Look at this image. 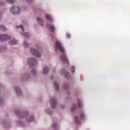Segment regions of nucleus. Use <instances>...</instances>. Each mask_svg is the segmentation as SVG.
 I'll use <instances>...</instances> for the list:
<instances>
[{"label":"nucleus","instance_id":"obj_5","mask_svg":"<svg viewBox=\"0 0 130 130\" xmlns=\"http://www.w3.org/2000/svg\"><path fill=\"white\" fill-rule=\"evenodd\" d=\"M51 104L52 105V108H55L56 107V100L55 98H53L50 100Z\"/></svg>","mask_w":130,"mask_h":130},{"label":"nucleus","instance_id":"obj_32","mask_svg":"<svg viewBox=\"0 0 130 130\" xmlns=\"http://www.w3.org/2000/svg\"><path fill=\"white\" fill-rule=\"evenodd\" d=\"M27 1H29V0H27Z\"/></svg>","mask_w":130,"mask_h":130},{"label":"nucleus","instance_id":"obj_7","mask_svg":"<svg viewBox=\"0 0 130 130\" xmlns=\"http://www.w3.org/2000/svg\"><path fill=\"white\" fill-rule=\"evenodd\" d=\"M37 60L36 59L34 58H29L28 59V63L30 64L31 63V64H34L35 62H36Z\"/></svg>","mask_w":130,"mask_h":130},{"label":"nucleus","instance_id":"obj_24","mask_svg":"<svg viewBox=\"0 0 130 130\" xmlns=\"http://www.w3.org/2000/svg\"><path fill=\"white\" fill-rule=\"evenodd\" d=\"M21 28L22 31H24V28H23V26L22 25H19V27H18V26H16V28Z\"/></svg>","mask_w":130,"mask_h":130},{"label":"nucleus","instance_id":"obj_8","mask_svg":"<svg viewBox=\"0 0 130 130\" xmlns=\"http://www.w3.org/2000/svg\"><path fill=\"white\" fill-rule=\"evenodd\" d=\"M10 44H11V45H16L18 44V41L16 40H12L10 42Z\"/></svg>","mask_w":130,"mask_h":130},{"label":"nucleus","instance_id":"obj_22","mask_svg":"<svg viewBox=\"0 0 130 130\" xmlns=\"http://www.w3.org/2000/svg\"><path fill=\"white\" fill-rule=\"evenodd\" d=\"M53 127H54L55 129L57 130V125L56 123L53 124Z\"/></svg>","mask_w":130,"mask_h":130},{"label":"nucleus","instance_id":"obj_26","mask_svg":"<svg viewBox=\"0 0 130 130\" xmlns=\"http://www.w3.org/2000/svg\"><path fill=\"white\" fill-rule=\"evenodd\" d=\"M33 120H34V117H31L30 118V120H28V121H33Z\"/></svg>","mask_w":130,"mask_h":130},{"label":"nucleus","instance_id":"obj_27","mask_svg":"<svg viewBox=\"0 0 130 130\" xmlns=\"http://www.w3.org/2000/svg\"><path fill=\"white\" fill-rule=\"evenodd\" d=\"M66 37L67 38H70V37H71V35H70L69 34H67L66 35Z\"/></svg>","mask_w":130,"mask_h":130},{"label":"nucleus","instance_id":"obj_11","mask_svg":"<svg viewBox=\"0 0 130 130\" xmlns=\"http://www.w3.org/2000/svg\"><path fill=\"white\" fill-rule=\"evenodd\" d=\"M54 85L56 91H58V90H59V86H58V84H57V82H55L54 83Z\"/></svg>","mask_w":130,"mask_h":130},{"label":"nucleus","instance_id":"obj_2","mask_svg":"<svg viewBox=\"0 0 130 130\" xmlns=\"http://www.w3.org/2000/svg\"><path fill=\"white\" fill-rule=\"evenodd\" d=\"M20 11L21 10H20L19 7H14L11 9V12L13 13L14 15H19V13Z\"/></svg>","mask_w":130,"mask_h":130},{"label":"nucleus","instance_id":"obj_21","mask_svg":"<svg viewBox=\"0 0 130 130\" xmlns=\"http://www.w3.org/2000/svg\"><path fill=\"white\" fill-rule=\"evenodd\" d=\"M78 104L79 107H81V106H82V102H81V101L79 100H78Z\"/></svg>","mask_w":130,"mask_h":130},{"label":"nucleus","instance_id":"obj_1","mask_svg":"<svg viewBox=\"0 0 130 130\" xmlns=\"http://www.w3.org/2000/svg\"><path fill=\"white\" fill-rule=\"evenodd\" d=\"M55 45L56 48H57V49H59V50L61 51V52H62V54L60 56L61 60L64 63H68V62H69V60H68L67 56H66V54L64 53V49H63V47L61 45V44H60V42L57 41L55 43Z\"/></svg>","mask_w":130,"mask_h":130},{"label":"nucleus","instance_id":"obj_20","mask_svg":"<svg viewBox=\"0 0 130 130\" xmlns=\"http://www.w3.org/2000/svg\"><path fill=\"white\" fill-rule=\"evenodd\" d=\"M65 77L66 78H70V73L69 72H66Z\"/></svg>","mask_w":130,"mask_h":130},{"label":"nucleus","instance_id":"obj_15","mask_svg":"<svg viewBox=\"0 0 130 130\" xmlns=\"http://www.w3.org/2000/svg\"><path fill=\"white\" fill-rule=\"evenodd\" d=\"M0 29L1 30H2V31H7V28L4 25H0Z\"/></svg>","mask_w":130,"mask_h":130},{"label":"nucleus","instance_id":"obj_29","mask_svg":"<svg viewBox=\"0 0 130 130\" xmlns=\"http://www.w3.org/2000/svg\"><path fill=\"white\" fill-rule=\"evenodd\" d=\"M64 106H61V109H64Z\"/></svg>","mask_w":130,"mask_h":130},{"label":"nucleus","instance_id":"obj_19","mask_svg":"<svg viewBox=\"0 0 130 130\" xmlns=\"http://www.w3.org/2000/svg\"><path fill=\"white\" fill-rule=\"evenodd\" d=\"M24 47L27 48L29 46V44H28V43H27L26 41H24Z\"/></svg>","mask_w":130,"mask_h":130},{"label":"nucleus","instance_id":"obj_25","mask_svg":"<svg viewBox=\"0 0 130 130\" xmlns=\"http://www.w3.org/2000/svg\"><path fill=\"white\" fill-rule=\"evenodd\" d=\"M32 74H34V75H36V73H37L36 70H35V69L32 70Z\"/></svg>","mask_w":130,"mask_h":130},{"label":"nucleus","instance_id":"obj_23","mask_svg":"<svg viewBox=\"0 0 130 130\" xmlns=\"http://www.w3.org/2000/svg\"><path fill=\"white\" fill-rule=\"evenodd\" d=\"M80 118L83 119V118H85V114L83 113H81L80 115Z\"/></svg>","mask_w":130,"mask_h":130},{"label":"nucleus","instance_id":"obj_12","mask_svg":"<svg viewBox=\"0 0 130 130\" xmlns=\"http://www.w3.org/2000/svg\"><path fill=\"white\" fill-rule=\"evenodd\" d=\"M76 110H77V105L74 104L73 105V107L71 109V111H72V112H74V111H75Z\"/></svg>","mask_w":130,"mask_h":130},{"label":"nucleus","instance_id":"obj_14","mask_svg":"<svg viewBox=\"0 0 130 130\" xmlns=\"http://www.w3.org/2000/svg\"><path fill=\"white\" fill-rule=\"evenodd\" d=\"M22 35H23L24 37H29V34H28L27 32L23 31L22 32Z\"/></svg>","mask_w":130,"mask_h":130},{"label":"nucleus","instance_id":"obj_16","mask_svg":"<svg viewBox=\"0 0 130 130\" xmlns=\"http://www.w3.org/2000/svg\"><path fill=\"white\" fill-rule=\"evenodd\" d=\"M37 20L38 22H39V23H42V22H43V20H42V19H41L39 17H38L37 18Z\"/></svg>","mask_w":130,"mask_h":130},{"label":"nucleus","instance_id":"obj_9","mask_svg":"<svg viewBox=\"0 0 130 130\" xmlns=\"http://www.w3.org/2000/svg\"><path fill=\"white\" fill-rule=\"evenodd\" d=\"M48 71H49L48 67H45L43 71V74H44V75H46V74L48 73Z\"/></svg>","mask_w":130,"mask_h":130},{"label":"nucleus","instance_id":"obj_28","mask_svg":"<svg viewBox=\"0 0 130 130\" xmlns=\"http://www.w3.org/2000/svg\"><path fill=\"white\" fill-rule=\"evenodd\" d=\"M72 71L73 73L75 72V67L73 66L72 67Z\"/></svg>","mask_w":130,"mask_h":130},{"label":"nucleus","instance_id":"obj_3","mask_svg":"<svg viewBox=\"0 0 130 130\" xmlns=\"http://www.w3.org/2000/svg\"><path fill=\"white\" fill-rule=\"evenodd\" d=\"M30 52L35 55L36 57H40L41 56V55L39 53V52L38 50L34 49V48H31L30 49Z\"/></svg>","mask_w":130,"mask_h":130},{"label":"nucleus","instance_id":"obj_30","mask_svg":"<svg viewBox=\"0 0 130 130\" xmlns=\"http://www.w3.org/2000/svg\"><path fill=\"white\" fill-rule=\"evenodd\" d=\"M3 6V4H0V7H2V6Z\"/></svg>","mask_w":130,"mask_h":130},{"label":"nucleus","instance_id":"obj_6","mask_svg":"<svg viewBox=\"0 0 130 130\" xmlns=\"http://www.w3.org/2000/svg\"><path fill=\"white\" fill-rule=\"evenodd\" d=\"M47 27L49 28L50 31L52 32V33L54 32V30H55V27H54V26L52 24H47Z\"/></svg>","mask_w":130,"mask_h":130},{"label":"nucleus","instance_id":"obj_17","mask_svg":"<svg viewBox=\"0 0 130 130\" xmlns=\"http://www.w3.org/2000/svg\"><path fill=\"white\" fill-rule=\"evenodd\" d=\"M9 4H14V3H15V0H6Z\"/></svg>","mask_w":130,"mask_h":130},{"label":"nucleus","instance_id":"obj_4","mask_svg":"<svg viewBox=\"0 0 130 130\" xmlns=\"http://www.w3.org/2000/svg\"><path fill=\"white\" fill-rule=\"evenodd\" d=\"M11 38V37L7 35H0V41H5V40H9Z\"/></svg>","mask_w":130,"mask_h":130},{"label":"nucleus","instance_id":"obj_10","mask_svg":"<svg viewBox=\"0 0 130 130\" xmlns=\"http://www.w3.org/2000/svg\"><path fill=\"white\" fill-rule=\"evenodd\" d=\"M75 122H76V123H77V124H79V123H81V120H80V119H79V117L76 116L75 117Z\"/></svg>","mask_w":130,"mask_h":130},{"label":"nucleus","instance_id":"obj_31","mask_svg":"<svg viewBox=\"0 0 130 130\" xmlns=\"http://www.w3.org/2000/svg\"><path fill=\"white\" fill-rule=\"evenodd\" d=\"M65 89H67V88H65Z\"/></svg>","mask_w":130,"mask_h":130},{"label":"nucleus","instance_id":"obj_13","mask_svg":"<svg viewBox=\"0 0 130 130\" xmlns=\"http://www.w3.org/2000/svg\"><path fill=\"white\" fill-rule=\"evenodd\" d=\"M46 18L47 20H48V21H51V22H52V18H51V16L50 15L47 14L46 15Z\"/></svg>","mask_w":130,"mask_h":130},{"label":"nucleus","instance_id":"obj_18","mask_svg":"<svg viewBox=\"0 0 130 130\" xmlns=\"http://www.w3.org/2000/svg\"><path fill=\"white\" fill-rule=\"evenodd\" d=\"M16 93H17V94H19V93L20 94H21V90L19 89V88H16Z\"/></svg>","mask_w":130,"mask_h":130}]
</instances>
